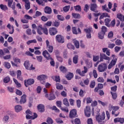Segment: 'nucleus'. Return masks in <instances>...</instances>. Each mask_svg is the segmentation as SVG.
<instances>
[{
    "mask_svg": "<svg viewBox=\"0 0 124 124\" xmlns=\"http://www.w3.org/2000/svg\"><path fill=\"white\" fill-rule=\"evenodd\" d=\"M106 115L105 113H103L101 115L99 112H97V114L95 116V120L98 123H102V121L105 120Z\"/></svg>",
    "mask_w": 124,
    "mask_h": 124,
    "instance_id": "f257e3e1",
    "label": "nucleus"
},
{
    "mask_svg": "<svg viewBox=\"0 0 124 124\" xmlns=\"http://www.w3.org/2000/svg\"><path fill=\"white\" fill-rule=\"evenodd\" d=\"M111 57L113 58V59L108 66V69H111L115 65L117 62V57L115 55L112 54L111 55Z\"/></svg>",
    "mask_w": 124,
    "mask_h": 124,
    "instance_id": "f03ea898",
    "label": "nucleus"
},
{
    "mask_svg": "<svg viewBox=\"0 0 124 124\" xmlns=\"http://www.w3.org/2000/svg\"><path fill=\"white\" fill-rule=\"evenodd\" d=\"M107 64L103 63L98 66L97 70L99 72H103L107 69Z\"/></svg>",
    "mask_w": 124,
    "mask_h": 124,
    "instance_id": "7ed1b4c3",
    "label": "nucleus"
},
{
    "mask_svg": "<svg viewBox=\"0 0 124 124\" xmlns=\"http://www.w3.org/2000/svg\"><path fill=\"white\" fill-rule=\"evenodd\" d=\"M69 117L70 119H74L75 118H77L78 117L77 114V110L75 108H73V109L70 111V113L69 114Z\"/></svg>",
    "mask_w": 124,
    "mask_h": 124,
    "instance_id": "20e7f679",
    "label": "nucleus"
},
{
    "mask_svg": "<svg viewBox=\"0 0 124 124\" xmlns=\"http://www.w3.org/2000/svg\"><path fill=\"white\" fill-rule=\"evenodd\" d=\"M112 115H114V117H118L120 114V112L118 111L119 107L117 106L112 107Z\"/></svg>",
    "mask_w": 124,
    "mask_h": 124,
    "instance_id": "39448f33",
    "label": "nucleus"
},
{
    "mask_svg": "<svg viewBox=\"0 0 124 124\" xmlns=\"http://www.w3.org/2000/svg\"><path fill=\"white\" fill-rule=\"evenodd\" d=\"M55 39H56V42L58 43H64V38L63 36L61 34H58L55 36Z\"/></svg>",
    "mask_w": 124,
    "mask_h": 124,
    "instance_id": "423d86ee",
    "label": "nucleus"
},
{
    "mask_svg": "<svg viewBox=\"0 0 124 124\" xmlns=\"http://www.w3.org/2000/svg\"><path fill=\"white\" fill-rule=\"evenodd\" d=\"M84 114L86 117H90L91 115V108L90 106H86L84 108Z\"/></svg>",
    "mask_w": 124,
    "mask_h": 124,
    "instance_id": "0eeeda50",
    "label": "nucleus"
},
{
    "mask_svg": "<svg viewBox=\"0 0 124 124\" xmlns=\"http://www.w3.org/2000/svg\"><path fill=\"white\" fill-rule=\"evenodd\" d=\"M24 66L27 70H31L35 69V67H33V64H31V66L29 62L27 61L25 62Z\"/></svg>",
    "mask_w": 124,
    "mask_h": 124,
    "instance_id": "6e6552de",
    "label": "nucleus"
},
{
    "mask_svg": "<svg viewBox=\"0 0 124 124\" xmlns=\"http://www.w3.org/2000/svg\"><path fill=\"white\" fill-rule=\"evenodd\" d=\"M104 60H108V61H110V58L108 57L104 53H100V62H102Z\"/></svg>",
    "mask_w": 124,
    "mask_h": 124,
    "instance_id": "1a4fd4ad",
    "label": "nucleus"
},
{
    "mask_svg": "<svg viewBox=\"0 0 124 124\" xmlns=\"http://www.w3.org/2000/svg\"><path fill=\"white\" fill-rule=\"evenodd\" d=\"M48 32L51 36L56 35L58 33V31L56 28L52 27L48 29Z\"/></svg>",
    "mask_w": 124,
    "mask_h": 124,
    "instance_id": "9d476101",
    "label": "nucleus"
},
{
    "mask_svg": "<svg viewBox=\"0 0 124 124\" xmlns=\"http://www.w3.org/2000/svg\"><path fill=\"white\" fill-rule=\"evenodd\" d=\"M34 80L33 78H30L28 80H25V85L28 87L30 85H31L34 84Z\"/></svg>",
    "mask_w": 124,
    "mask_h": 124,
    "instance_id": "9b49d317",
    "label": "nucleus"
},
{
    "mask_svg": "<svg viewBox=\"0 0 124 124\" xmlns=\"http://www.w3.org/2000/svg\"><path fill=\"white\" fill-rule=\"evenodd\" d=\"M43 55H44V57L46 59V60H53L50 55V54L48 52L47 50H45L44 52H43Z\"/></svg>",
    "mask_w": 124,
    "mask_h": 124,
    "instance_id": "f8f14e48",
    "label": "nucleus"
},
{
    "mask_svg": "<svg viewBox=\"0 0 124 124\" xmlns=\"http://www.w3.org/2000/svg\"><path fill=\"white\" fill-rule=\"evenodd\" d=\"M97 8H98V6L95 3L91 4V7H90L91 11L95 13H98V11L97 10Z\"/></svg>",
    "mask_w": 124,
    "mask_h": 124,
    "instance_id": "ddd939ff",
    "label": "nucleus"
},
{
    "mask_svg": "<svg viewBox=\"0 0 124 124\" xmlns=\"http://www.w3.org/2000/svg\"><path fill=\"white\" fill-rule=\"evenodd\" d=\"M46 49H47V51H48L49 53H52L53 52V47L49 45V42L48 40L46 41Z\"/></svg>",
    "mask_w": 124,
    "mask_h": 124,
    "instance_id": "4468645a",
    "label": "nucleus"
},
{
    "mask_svg": "<svg viewBox=\"0 0 124 124\" xmlns=\"http://www.w3.org/2000/svg\"><path fill=\"white\" fill-rule=\"evenodd\" d=\"M73 33L75 34H78L81 33V31L80 28H78L77 29L76 27H74L73 28H72Z\"/></svg>",
    "mask_w": 124,
    "mask_h": 124,
    "instance_id": "2eb2a0df",
    "label": "nucleus"
},
{
    "mask_svg": "<svg viewBox=\"0 0 124 124\" xmlns=\"http://www.w3.org/2000/svg\"><path fill=\"white\" fill-rule=\"evenodd\" d=\"M84 31L86 33V38L87 39H90L92 38L91 36V30L90 29H85L84 30Z\"/></svg>",
    "mask_w": 124,
    "mask_h": 124,
    "instance_id": "dca6fc26",
    "label": "nucleus"
},
{
    "mask_svg": "<svg viewBox=\"0 0 124 124\" xmlns=\"http://www.w3.org/2000/svg\"><path fill=\"white\" fill-rule=\"evenodd\" d=\"M26 117L27 120H30V119H31V120H35V119H36V118H37L38 115L35 112H34L33 113V115L31 116L29 115V114H28L26 115Z\"/></svg>",
    "mask_w": 124,
    "mask_h": 124,
    "instance_id": "f3484780",
    "label": "nucleus"
},
{
    "mask_svg": "<svg viewBox=\"0 0 124 124\" xmlns=\"http://www.w3.org/2000/svg\"><path fill=\"white\" fill-rule=\"evenodd\" d=\"M27 95L25 94H24L21 97V99L19 101L20 104H24L26 103L27 100H26Z\"/></svg>",
    "mask_w": 124,
    "mask_h": 124,
    "instance_id": "a211bd4d",
    "label": "nucleus"
},
{
    "mask_svg": "<svg viewBox=\"0 0 124 124\" xmlns=\"http://www.w3.org/2000/svg\"><path fill=\"white\" fill-rule=\"evenodd\" d=\"M44 11L45 12V13L50 15L52 13V9L48 7V6H46L45 7V9H44Z\"/></svg>",
    "mask_w": 124,
    "mask_h": 124,
    "instance_id": "6ab92c4d",
    "label": "nucleus"
},
{
    "mask_svg": "<svg viewBox=\"0 0 124 124\" xmlns=\"http://www.w3.org/2000/svg\"><path fill=\"white\" fill-rule=\"evenodd\" d=\"M37 108L39 112L41 113H43V112H44V111H45V106L42 104L38 105Z\"/></svg>",
    "mask_w": 124,
    "mask_h": 124,
    "instance_id": "aec40b11",
    "label": "nucleus"
},
{
    "mask_svg": "<svg viewBox=\"0 0 124 124\" xmlns=\"http://www.w3.org/2000/svg\"><path fill=\"white\" fill-rule=\"evenodd\" d=\"M23 1L25 2V7L27 10H28L31 8V3L29 0H23Z\"/></svg>",
    "mask_w": 124,
    "mask_h": 124,
    "instance_id": "412c9836",
    "label": "nucleus"
},
{
    "mask_svg": "<svg viewBox=\"0 0 124 124\" xmlns=\"http://www.w3.org/2000/svg\"><path fill=\"white\" fill-rule=\"evenodd\" d=\"M7 27L10 30L9 33L13 34L15 31V28L13 26H11L10 24H8Z\"/></svg>",
    "mask_w": 124,
    "mask_h": 124,
    "instance_id": "4be33fe9",
    "label": "nucleus"
},
{
    "mask_svg": "<svg viewBox=\"0 0 124 124\" xmlns=\"http://www.w3.org/2000/svg\"><path fill=\"white\" fill-rule=\"evenodd\" d=\"M114 123H120V124L124 123V118H116L114 119Z\"/></svg>",
    "mask_w": 124,
    "mask_h": 124,
    "instance_id": "5701e85b",
    "label": "nucleus"
},
{
    "mask_svg": "<svg viewBox=\"0 0 124 124\" xmlns=\"http://www.w3.org/2000/svg\"><path fill=\"white\" fill-rule=\"evenodd\" d=\"M43 27L42 25H39V26H38V27L37 28V32L38 33V34L40 35H42L43 31Z\"/></svg>",
    "mask_w": 124,
    "mask_h": 124,
    "instance_id": "b1692460",
    "label": "nucleus"
},
{
    "mask_svg": "<svg viewBox=\"0 0 124 124\" xmlns=\"http://www.w3.org/2000/svg\"><path fill=\"white\" fill-rule=\"evenodd\" d=\"M36 2H37V3H38V4L39 5H41L43 6H45V2H47V0H36Z\"/></svg>",
    "mask_w": 124,
    "mask_h": 124,
    "instance_id": "393cba45",
    "label": "nucleus"
},
{
    "mask_svg": "<svg viewBox=\"0 0 124 124\" xmlns=\"http://www.w3.org/2000/svg\"><path fill=\"white\" fill-rule=\"evenodd\" d=\"M47 78V76L46 75H41L37 78L39 80H45Z\"/></svg>",
    "mask_w": 124,
    "mask_h": 124,
    "instance_id": "a878e982",
    "label": "nucleus"
},
{
    "mask_svg": "<svg viewBox=\"0 0 124 124\" xmlns=\"http://www.w3.org/2000/svg\"><path fill=\"white\" fill-rule=\"evenodd\" d=\"M51 78L53 79L54 81H56V82H61V78L60 76H52V77H51Z\"/></svg>",
    "mask_w": 124,
    "mask_h": 124,
    "instance_id": "bb28decb",
    "label": "nucleus"
},
{
    "mask_svg": "<svg viewBox=\"0 0 124 124\" xmlns=\"http://www.w3.org/2000/svg\"><path fill=\"white\" fill-rule=\"evenodd\" d=\"M116 17L118 18L121 21H124V16L122 15L121 14H117Z\"/></svg>",
    "mask_w": 124,
    "mask_h": 124,
    "instance_id": "cd10ccee",
    "label": "nucleus"
},
{
    "mask_svg": "<svg viewBox=\"0 0 124 124\" xmlns=\"http://www.w3.org/2000/svg\"><path fill=\"white\" fill-rule=\"evenodd\" d=\"M102 51L104 53L106 52V55H107L108 56H110V50L108 49V48H102Z\"/></svg>",
    "mask_w": 124,
    "mask_h": 124,
    "instance_id": "c85d7f7f",
    "label": "nucleus"
},
{
    "mask_svg": "<svg viewBox=\"0 0 124 124\" xmlns=\"http://www.w3.org/2000/svg\"><path fill=\"white\" fill-rule=\"evenodd\" d=\"M15 110L17 113H18V112H20V111H22V107L19 105H17L15 107Z\"/></svg>",
    "mask_w": 124,
    "mask_h": 124,
    "instance_id": "c756f323",
    "label": "nucleus"
},
{
    "mask_svg": "<svg viewBox=\"0 0 124 124\" xmlns=\"http://www.w3.org/2000/svg\"><path fill=\"white\" fill-rule=\"evenodd\" d=\"M63 104H64L65 106H67V107H69V106H70L67 98H64V99H63Z\"/></svg>",
    "mask_w": 124,
    "mask_h": 124,
    "instance_id": "7c9ffc66",
    "label": "nucleus"
},
{
    "mask_svg": "<svg viewBox=\"0 0 124 124\" xmlns=\"http://www.w3.org/2000/svg\"><path fill=\"white\" fill-rule=\"evenodd\" d=\"M47 99L48 100H54V99H56V96L54 94L51 93L49 94V96H48Z\"/></svg>",
    "mask_w": 124,
    "mask_h": 124,
    "instance_id": "2f4dec72",
    "label": "nucleus"
},
{
    "mask_svg": "<svg viewBox=\"0 0 124 124\" xmlns=\"http://www.w3.org/2000/svg\"><path fill=\"white\" fill-rule=\"evenodd\" d=\"M21 71L19 70L17 71V78L18 79L22 80L23 78L21 77Z\"/></svg>",
    "mask_w": 124,
    "mask_h": 124,
    "instance_id": "473e14b6",
    "label": "nucleus"
},
{
    "mask_svg": "<svg viewBox=\"0 0 124 124\" xmlns=\"http://www.w3.org/2000/svg\"><path fill=\"white\" fill-rule=\"evenodd\" d=\"M111 21V19H109V18H106L104 20V22H105V25L108 27H109V23Z\"/></svg>",
    "mask_w": 124,
    "mask_h": 124,
    "instance_id": "72a5a7b5",
    "label": "nucleus"
},
{
    "mask_svg": "<svg viewBox=\"0 0 124 124\" xmlns=\"http://www.w3.org/2000/svg\"><path fill=\"white\" fill-rule=\"evenodd\" d=\"M102 9L103 11H107L108 13H110L111 11L107 7V5L106 4H105L104 6H102Z\"/></svg>",
    "mask_w": 124,
    "mask_h": 124,
    "instance_id": "f704fd0d",
    "label": "nucleus"
},
{
    "mask_svg": "<svg viewBox=\"0 0 124 124\" xmlns=\"http://www.w3.org/2000/svg\"><path fill=\"white\" fill-rule=\"evenodd\" d=\"M74 77V75L72 73H69L66 76V78H67V79L71 80Z\"/></svg>",
    "mask_w": 124,
    "mask_h": 124,
    "instance_id": "c9c22d12",
    "label": "nucleus"
},
{
    "mask_svg": "<svg viewBox=\"0 0 124 124\" xmlns=\"http://www.w3.org/2000/svg\"><path fill=\"white\" fill-rule=\"evenodd\" d=\"M105 35V34L104 33H103L102 32H101L100 31V32H99L98 33V37L99 39H103L104 38V35Z\"/></svg>",
    "mask_w": 124,
    "mask_h": 124,
    "instance_id": "e433bc0d",
    "label": "nucleus"
},
{
    "mask_svg": "<svg viewBox=\"0 0 124 124\" xmlns=\"http://www.w3.org/2000/svg\"><path fill=\"white\" fill-rule=\"evenodd\" d=\"M78 55L74 56V58H73V62L75 64H77L78 62Z\"/></svg>",
    "mask_w": 124,
    "mask_h": 124,
    "instance_id": "4c0bfd02",
    "label": "nucleus"
},
{
    "mask_svg": "<svg viewBox=\"0 0 124 124\" xmlns=\"http://www.w3.org/2000/svg\"><path fill=\"white\" fill-rule=\"evenodd\" d=\"M56 89H57V90H62L63 89V86L60 83H56Z\"/></svg>",
    "mask_w": 124,
    "mask_h": 124,
    "instance_id": "58836bf2",
    "label": "nucleus"
},
{
    "mask_svg": "<svg viewBox=\"0 0 124 124\" xmlns=\"http://www.w3.org/2000/svg\"><path fill=\"white\" fill-rule=\"evenodd\" d=\"M74 44L77 48H79V42L76 40H74Z\"/></svg>",
    "mask_w": 124,
    "mask_h": 124,
    "instance_id": "ea45409f",
    "label": "nucleus"
},
{
    "mask_svg": "<svg viewBox=\"0 0 124 124\" xmlns=\"http://www.w3.org/2000/svg\"><path fill=\"white\" fill-rule=\"evenodd\" d=\"M74 8L76 11H78V12L81 11V7L80 5H76V6H74Z\"/></svg>",
    "mask_w": 124,
    "mask_h": 124,
    "instance_id": "a19ab883",
    "label": "nucleus"
},
{
    "mask_svg": "<svg viewBox=\"0 0 124 124\" xmlns=\"http://www.w3.org/2000/svg\"><path fill=\"white\" fill-rule=\"evenodd\" d=\"M68 51L66 50H65L64 51H63V58H64V59L68 58Z\"/></svg>",
    "mask_w": 124,
    "mask_h": 124,
    "instance_id": "79ce46f5",
    "label": "nucleus"
},
{
    "mask_svg": "<svg viewBox=\"0 0 124 124\" xmlns=\"http://www.w3.org/2000/svg\"><path fill=\"white\" fill-rule=\"evenodd\" d=\"M107 31H108V29L107 27H106L105 26L102 27L101 31L102 32H103L104 34H106V32H107Z\"/></svg>",
    "mask_w": 124,
    "mask_h": 124,
    "instance_id": "37998d69",
    "label": "nucleus"
},
{
    "mask_svg": "<svg viewBox=\"0 0 124 124\" xmlns=\"http://www.w3.org/2000/svg\"><path fill=\"white\" fill-rule=\"evenodd\" d=\"M59 69H60V71H61V72H63V73H66L67 69L65 68V67L63 66H61L60 67H59Z\"/></svg>",
    "mask_w": 124,
    "mask_h": 124,
    "instance_id": "c03bdc74",
    "label": "nucleus"
},
{
    "mask_svg": "<svg viewBox=\"0 0 124 124\" xmlns=\"http://www.w3.org/2000/svg\"><path fill=\"white\" fill-rule=\"evenodd\" d=\"M115 20L114 19L111 21L110 23L109 24V25H108V27H115Z\"/></svg>",
    "mask_w": 124,
    "mask_h": 124,
    "instance_id": "a18cd8bd",
    "label": "nucleus"
},
{
    "mask_svg": "<svg viewBox=\"0 0 124 124\" xmlns=\"http://www.w3.org/2000/svg\"><path fill=\"white\" fill-rule=\"evenodd\" d=\"M115 43L117 46H120L123 43V42L120 39H117L115 41Z\"/></svg>",
    "mask_w": 124,
    "mask_h": 124,
    "instance_id": "49530a36",
    "label": "nucleus"
},
{
    "mask_svg": "<svg viewBox=\"0 0 124 124\" xmlns=\"http://www.w3.org/2000/svg\"><path fill=\"white\" fill-rule=\"evenodd\" d=\"M55 122L59 124H63V121L60 118H56V119H55Z\"/></svg>",
    "mask_w": 124,
    "mask_h": 124,
    "instance_id": "de8ad7c7",
    "label": "nucleus"
},
{
    "mask_svg": "<svg viewBox=\"0 0 124 124\" xmlns=\"http://www.w3.org/2000/svg\"><path fill=\"white\" fill-rule=\"evenodd\" d=\"M0 8H1V9L2 10H3V11H6L8 10V8H7V6L4 5L3 4L0 5Z\"/></svg>",
    "mask_w": 124,
    "mask_h": 124,
    "instance_id": "09e8293b",
    "label": "nucleus"
},
{
    "mask_svg": "<svg viewBox=\"0 0 124 124\" xmlns=\"http://www.w3.org/2000/svg\"><path fill=\"white\" fill-rule=\"evenodd\" d=\"M95 86V82L94 80L91 81L90 84V87L91 88H94Z\"/></svg>",
    "mask_w": 124,
    "mask_h": 124,
    "instance_id": "8fccbe9b",
    "label": "nucleus"
},
{
    "mask_svg": "<svg viewBox=\"0 0 124 124\" xmlns=\"http://www.w3.org/2000/svg\"><path fill=\"white\" fill-rule=\"evenodd\" d=\"M110 94L112 96V99L114 100L116 99L117 97V94L116 93H113V92H110Z\"/></svg>",
    "mask_w": 124,
    "mask_h": 124,
    "instance_id": "3c124183",
    "label": "nucleus"
},
{
    "mask_svg": "<svg viewBox=\"0 0 124 124\" xmlns=\"http://www.w3.org/2000/svg\"><path fill=\"white\" fill-rule=\"evenodd\" d=\"M60 23L58 22V21H55L53 22V24H52V26L58 28L60 26Z\"/></svg>",
    "mask_w": 124,
    "mask_h": 124,
    "instance_id": "603ef678",
    "label": "nucleus"
},
{
    "mask_svg": "<svg viewBox=\"0 0 124 124\" xmlns=\"http://www.w3.org/2000/svg\"><path fill=\"white\" fill-rule=\"evenodd\" d=\"M93 75L94 78H97L98 74H97V71L96 70H93Z\"/></svg>",
    "mask_w": 124,
    "mask_h": 124,
    "instance_id": "864d4df0",
    "label": "nucleus"
},
{
    "mask_svg": "<svg viewBox=\"0 0 124 124\" xmlns=\"http://www.w3.org/2000/svg\"><path fill=\"white\" fill-rule=\"evenodd\" d=\"M70 8V6H66L64 7H63V11H64V12H67L68 11H69V9Z\"/></svg>",
    "mask_w": 124,
    "mask_h": 124,
    "instance_id": "5fc2aeb1",
    "label": "nucleus"
},
{
    "mask_svg": "<svg viewBox=\"0 0 124 124\" xmlns=\"http://www.w3.org/2000/svg\"><path fill=\"white\" fill-rule=\"evenodd\" d=\"M67 47L70 49H75V46L74 45H72L70 43L68 44L67 45Z\"/></svg>",
    "mask_w": 124,
    "mask_h": 124,
    "instance_id": "6e6d98bb",
    "label": "nucleus"
},
{
    "mask_svg": "<svg viewBox=\"0 0 124 124\" xmlns=\"http://www.w3.org/2000/svg\"><path fill=\"white\" fill-rule=\"evenodd\" d=\"M60 109L62 110L63 112H66V113H68L69 112V109L68 108L65 107H62Z\"/></svg>",
    "mask_w": 124,
    "mask_h": 124,
    "instance_id": "4d7b16f0",
    "label": "nucleus"
},
{
    "mask_svg": "<svg viewBox=\"0 0 124 124\" xmlns=\"http://www.w3.org/2000/svg\"><path fill=\"white\" fill-rule=\"evenodd\" d=\"M10 81V78L9 77H6L3 79V81L5 83H7Z\"/></svg>",
    "mask_w": 124,
    "mask_h": 124,
    "instance_id": "13d9d810",
    "label": "nucleus"
},
{
    "mask_svg": "<svg viewBox=\"0 0 124 124\" xmlns=\"http://www.w3.org/2000/svg\"><path fill=\"white\" fill-rule=\"evenodd\" d=\"M24 18L25 19H26L27 20H32L33 19V18L31 16H29L28 15H25L24 16Z\"/></svg>",
    "mask_w": 124,
    "mask_h": 124,
    "instance_id": "bf43d9fd",
    "label": "nucleus"
},
{
    "mask_svg": "<svg viewBox=\"0 0 124 124\" xmlns=\"http://www.w3.org/2000/svg\"><path fill=\"white\" fill-rule=\"evenodd\" d=\"M46 123H47V124H52L53 120L51 118L48 117L47 118V119H46Z\"/></svg>",
    "mask_w": 124,
    "mask_h": 124,
    "instance_id": "052dcab7",
    "label": "nucleus"
},
{
    "mask_svg": "<svg viewBox=\"0 0 124 124\" xmlns=\"http://www.w3.org/2000/svg\"><path fill=\"white\" fill-rule=\"evenodd\" d=\"M7 89L9 92H10V93H14L15 88L14 87H8Z\"/></svg>",
    "mask_w": 124,
    "mask_h": 124,
    "instance_id": "680f3d73",
    "label": "nucleus"
},
{
    "mask_svg": "<svg viewBox=\"0 0 124 124\" xmlns=\"http://www.w3.org/2000/svg\"><path fill=\"white\" fill-rule=\"evenodd\" d=\"M57 19L60 21H63L64 20V17L62 15H58L57 16Z\"/></svg>",
    "mask_w": 124,
    "mask_h": 124,
    "instance_id": "e2e57ef3",
    "label": "nucleus"
},
{
    "mask_svg": "<svg viewBox=\"0 0 124 124\" xmlns=\"http://www.w3.org/2000/svg\"><path fill=\"white\" fill-rule=\"evenodd\" d=\"M37 58V61L39 62H42L43 61V57L42 56H36Z\"/></svg>",
    "mask_w": 124,
    "mask_h": 124,
    "instance_id": "0e129e2a",
    "label": "nucleus"
},
{
    "mask_svg": "<svg viewBox=\"0 0 124 124\" xmlns=\"http://www.w3.org/2000/svg\"><path fill=\"white\" fill-rule=\"evenodd\" d=\"M74 124H81V122L79 119L76 118L74 120Z\"/></svg>",
    "mask_w": 124,
    "mask_h": 124,
    "instance_id": "69168bd1",
    "label": "nucleus"
},
{
    "mask_svg": "<svg viewBox=\"0 0 124 124\" xmlns=\"http://www.w3.org/2000/svg\"><path fill=\"white\" fill-rule=\"evenodd\" d=\"M4 66L7 69H9L11 67V64L8 62H4Z\"/></svg>",
    "mask_w": 124,
    "mask_h": 124,
    "instance_id": "338daca9",
    "label": "nucleus"
},
{
    "mask_svg": "<svg viewBox=\"0 0 124 124\" xmlns=\"http://www.w3.org/2000/svg\"><path fill=\"white\" fill-rule=\"evenodd\" d=\"M14 81L17 87H21V84L19 83L18 81L16 79L14 78Z\"/></svg>",
    "mask_w": 124,
    "mask_h": 124,
    "instance_id": "774afa93",
    "label": "nucleus"
}]
</instances>
